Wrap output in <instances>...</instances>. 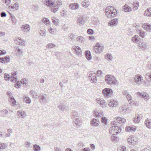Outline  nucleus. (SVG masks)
<instances>
[{
	"mask_svg": "<svg viewBox=\"0 0 151 151\" xmlns=\"http://www.w3.org/2000/svg\"><path fill=\"white\" fill-rule=\"evenodd\" d=\"M8 146L5 143L0 142V149H4Z\"/></svg>",
	"mask_w": 151,
	"mask_h": 151,
	"instance_id": "79ce46f5",
	"label": "nucleus"
},
{
	"mask_svg": "<svg viewBox=\"0 0 151 151\" xmlns=\"http://www.w3.org/2000/svg\"><path fill=\"white\" fill-rule=\"evenodd\" d=\"M23 101L27 104H29L31 102V100L27 94H25L23 96Z\"/></svg>",
	"mask_w": 151,
	"mask_h": 151,
	"instance_id": "b1692460",
	"label": "nucleus"
},
{
	"mask_svg": "<svg viewBox=\"0 0 151 151\" xmlns=\"http://www.w3.org/2000/svg\"><path fill=\"white\" fill-rule=\"evenodd\" d=\"M105 81L109 85H115L117 82L115 78L111 75H107L105 76Z\"/></svg>",
	"mask_w": 151,
	"mask_h": 151,
	"instance_id": "20e7f679",
	"label": "nucleus"
},
{
	"mask_svg": "<svg viewBox=\"0 0 151 151\" xmlns=\"http://www.w3.org/2000/svg\"><path fill=\"white\" fill-rule=\"evenodd\" d=\"M138 3V2H136L134 3L133 4V8L135 10H136L138 9V7L139 6Z\"/></svg>",
	"mask_w": 151,
	"mask_h": 151,
	"instance_id": "13d9d810",
	"label": "nucleus"
},
{
	"mask_svg": "<svg viewBox=\"0 0 151 151\" xmlns=\"http://www.w3.org/2000/svg\"><path fill=\"white\" fill-rule=\"evenodd\" d=\"M42 21L45 24L49 25L50 24V22L48 19L46 18H44L42 19Z\"/></svg>",
	"mask_w": 151,
	"mask_h": 151,
	"instance_id": "a18cd8bd",
	"label": "nucleus"
},
{
	"mask_svg": "<svg viewBox=\"0 0 151 151\" xmlns=\"http://www.w3.org/2000/svg\"><path fill=\"white\" fill-rule=\"evenodd\" d=\"M99 20L97 18H95L94 20H93L92 21V23L93 24H98L100 23Z\"/></svg>",
	"mask_w": 151,
	"mask_h": 151,
	"instance_id": "de8ad7c7",
	"label": "nucleus"
},
{
	"mask_svg": "<svg viewBox=\"0 0 151 151\" xmlns=\"http://www.w3.org/2000/svg\"><path fill=\"white\" fill-rule=\"evenodd\" d=\"M102 92L104 96L105 97L110 96L113 94V91L110 88H106L104 89Z\"/></svg>",
	"mask_w": 151,
	"mask_h": 151,
	"instance_id": "6e6552de",
	"label": "nucleus"
},
{
	"mask_svg": "<svg viewBox=\"0 0 151 151\" xmlns=\"http://www.w3.org/2000/svg\"><path fill=\"white\" fill-rule=\"evenodd\" d=\"M144 15L145 16L151 17V8L146 10L144 12Z\"/></svg>",
	"mask_w": 151,
	"mask_h": 151,
	"instance_id": "4c0bfd02",
	"label": "nucleus"
},
{
	"mask_svg": "<svg viewBox=\"0 0 151 151\" xmlns=\"http://www.w3.org/2000/svg\"><path fill=\"white\" fill-rule=\"evenodd\" d=\"M73 116L74 117H79L80 116V114L76 111H73L72 112Z\"/></svg>",
	"mask_w": 151,
	"mask_h": 151,
	"instance_id": "5fc2aeb1",
	"label": "nucleus"
},
{
	"mask_svg": "<svg viewBox=\"0 0 151 151\" xmlns=\"http://www.w3.org/2000/svg\"><path fill=\"white\" fill-rule=\"evenodd\" d=\"M19 4L17 2H16L13 6L9 5L8 6L9 9H15L16 10H17L19 8Z\"/></svg>",
	"mask_w": 151,
	"mask_h": 151,
	"instance_id": "f704fd0d",
	"label": "nucleus"
},
{
	"mask_svg": "<svg viewBox=\"0 0 151 151\" xmlns=\"http://www.w3.org/2000/svg\"><path fill=\"white\" fill-rule=\"evenodd\" d=\"M126 147L124 146H119L118 148L117 151H126Z\"/></svg>",
	"mask_w": 151,
	"mask_h": 151,
	"instance_id": "a19ab883",
	"label": "nucleus"
},
{
	"mask_svg": "<svg viewBox=\"0 0 151 151\" xmlns=\"http://www.w3.org/2000/svg\"><path fill=\"white\" fill-rule=\"evenodd\" d=\"M15 51L16 56L18 57L20 56L23 53L22 50L20 49L18 47L15 48Z\"/></svg>",
	"mask_w": 151,
	"mask_h": 151,
	"instance_id": "c85d7f7f",
	"label": "nucleus"
},
{
	"mask_svg": "<svg viewBox=\"0 0 151 151\" xmlns=\"http://www.w3.org/2000/svg\"><path fill=\"white\" fill-rule=\"evenodd\" d=\"M76 40L78 42H82L85 41V39L81 36H78L76 38Z\"/></svg>",
	"mask_w": 151,
	"mask_h": 151,
	"instance_id": "37998d69",
	"label": "nucleus"
},
{
	"mask_svg": "<svg viewBox=\"0 0 151 151\" xmlns=\"http://www.w3.org/2000/svg\"><path fill=\"white\" fill-rule=\"evenodd\" d=\"M142 117L143 116L141 114H136L135 117L134 118V122L136 123L139 122Z\"/></svg>",
	"mask_w": 151,
	"mask_h": 151,
	"instance_id": "393cba45",
	"label": "nucleus"
},
{
	"mask_svg": "<svg viewBox=\"0 0 151 151\" xmlns=\"http://www.w3.org/2000/svg\"><path fill=\"white\" fill-rule=\"evenodd\" d=\"M118 105V102L114 100H112L110 101L109 105L111 107H116Z\"/></svg>",
	"mask_w": 151,
	"mask_h": 151,
	"instance_id": "bb28decb",
	"label": "nucleus"
},
{
	"mask_svg": "<svg viewBox=\"0 0 151 151\" xmlns=\"http://www.w3.org/2000/svg\"><path fill=\"white\" fill-rule=\"evenodd\" d=\"M20 83L19 82H18L17 83H16L15 84V87L17 88H20Z\"/></svg>",
	"mask_w": 151,
	"mask_h": 151,
	"instance_id": "774afa93",
	"label": "nucleus"
},
{
	"mask_svg": "<svg viewBox=\"0 0 151 151\" xmlns=\"http://www.w3.org/2000/svg\"><path fill=\"white\" fill-rule=\"evenodd\" d=\"M33 150L35 151H40L41 148L38 145L35 144L33 145Z\"/></svg>",
	"mask_w": 151,
	"mask_h": 151,
	"instance_id": "49530a36",
	"label": "nucleus"
},
{
	"mask_svg": "<svg viewBox=\"0 0 151 151\" xmlns=\"http://www.w3.org/2000/svg\"><path fill=\"white\" fill-rule=\"evenodd\" d=\"M74 125L75 127L77 128H80L82 124V122L81 119L79 118H76L73 120Z\"/></svg>",
	"mask_w": 151,
	"mask_h": 151,
	"instance_id": "9d476101",
	"label": "nucleus"
},
{
	"mask_svg": "<svg viewBox=\"0 0 151 151\" xmlns=\"http://www.w3.org/2000/svg\"><path fill=\"white\" fill-rule=\"evenodd\" d=\"M75 37V35L73 34H70L68 35V39L69 40L71 39V40H73Z\"/></svg>",
	"mask_w": 151,
	"mask_h": 151,
	"instance_id": "052dcab7",
	"label": "nucleus"
},
{
	"mask_svg": "<svg viewBox=\"0 0 151 151\" xmlns=\"http://www.w3.org/2000/svg\"><path fill=\"white\" fill-rule=\"evenodd\" d=\"M99 124V120L98 119H93L91 122V124L93 127H96L98 126Z\"/></svg>",
	"mask_w": 151,
	"mask_h": 151,
	"instance_id": "6ab92c4d",
	"label": "nucleus"
},
{
	"mask_svg": "<svg viewBox=\"0 0 151 151\" xmlns=\"http://www.w3.org/2000/svg\"><path fill=\"white\" fill-rule=\"evenodd\" d=\"M6 94L8 95L9 99V101L12 102V104L13 106H14L16 105V100L14 99L13 96V94L10 91H8L6 93Z\"/></svg>",
	"mask_w": 151,
	"mask_h": 151,
	"instance_id": "1a4fd4ad",
	"label": "nucleus"
},
{
	"mask_svg": "<svg viewBox=\"0 0 151 151\" xmlns=\"http://www.w3.org/2000/svg\"><path fill=\"white\" fill-rule=\"evenodd\" d=\"M77 54L80 55L81 52V50L80 47L78 46H74L73 47Z\"/></svg>",
	"mask_w": 151,
	"mask_h": 151,
	"instance_id": "c756f323",
	"label": "nucleus"
},
{
	"mask_svg": "<svg viewBox=\"0 0 151 151\" xmlns=\"http://www.w3.org/2000/svg\"><path fill=\"white\" fill-rule=\"evenodd\" d=\"M48 29L49 32L52 34H55L56 32V29H52L50 27H49Z\"/></svg>",
	"mask_w": 151,
	"mask_h": 151,
	"instance_id": "c03bdc74",
	"label": "nucleus"
},
{
	"mask_svg": "<svg viewBox=\"0 0 151 151\" xmlns=\"http://www.w3.org/2000/svg\"><path fill=\"white\" fill-rule=\"evenodd\" d=\"M141 38L138 35H135L132 38V41L134 43L138 44L140 42Z\"/></svg>",
	"mask_w": 151,
	"mask_h": 151,
	"instance_id": "4be33fe9",
	"label": "nucleus"
},
{
	"mask_svg": "<svg viewBox=\"0 0 151 151\" xmlns=\"http://www.w3.org/2000/svg\"><path fill=\"white\" fill-rule=\"evenodd\" d=\"M142 27L145 29L147 31H151V25L146 23L142 24Z\"/></svg>",
	"mask_w": 151,
	"mask_h": 151,
	"instance_id": "7c9ffc66",
	"label": "nucleus"
},
{
	"mask_svg": "<svg viewBox=\"0 0 151 151\" xmlns=\"http://www.w3.org/2000/svg\"><path fill=\"white\" fill-rule=\"evenodd\" d=\"M104 49L103 46L99 43H97L93 48V50L97 53H100L102 52Z\"/></svg>",
	"mask_w": 151,
	"mask_h": 151,
	"instance_id": "423d86ee",
	"label": "nucleus"
},
{
	"mask_svg": "<svg viewBox=\"0 0 151 151\" xmlns=\"http://www.w3.org/2000/svg\"><path fill=\"white\" fill-rule=\"evenodd\" d=\"M14 42L17 45H20L21 46H24L25 43V41H24L19 37H16L14 39Z\"/></svg>",
	"mask_w": 151,
	"mask_h": 151,
	"instance_id": "4468645a",
	"label": "nucleus"
},
{
	"mask_svg": "<svg viewBox=\"0 0 151 151\" xmlns=\"http://www.w3.org/2000/svg\"><path fill=\"white\" fill-rule=\"evenodd\" d=\"M122 131L121 129L118 126H114L111 127L109 131L110 134L112 135H115L120 132Z\"/></svg>",
	"mask_w": 151,
	"mask_h": 151,
	"instance_id": "39448f33",
	"label": "nucleus"
},
{
	"mask_svg": "<svg viewBox=\"0 0 151 151\" xmlns=\"http://www.w3.org/2000/svg\"><path fill=\"white\" fill-rule=\"evenodd\" d=\"M87 32L89 34L93 35V34L94 31L92 29H89L87 30Z\"/></svg>",
	"mask_w": 151,
	"mask_h": 151,
	"instance_id": "e2e57ef3",
	"label": "nucleus"
},
{
	"mask_svg": "<svg viewBox=\"0 0 151 151\" xmlns=\"http://www.w3.org/2000/svg\"><path fill=\"white\" fill-rule=\"evenodd\" d=\"M70 8L73 10H76L79 7L78 5L76 3H72L70 4Z\"/></svg>",
	"mask_w": 151,
	"mask_h": 151,
	"instance_id": "473e14b6",
	"label": "nucleus"
},
{
	"mask_svg": "<svg viewBox=\"0 0 151 151\" xmlns=\"http://www.w3.org/2000/svg\"><path fill=\"white\" fill-rule=\"evenodd\" d=\"M21 30L24 32H27L30 30V27L28 24L23 25L21 26Z\"/></svg>",
	"mask_w": 151,
	"mask_h": 151,
	"instance_id": "aec40b11",
	"label": "nucleus"
},
{
	"mask_svg": "<svg viewBox=\"0 0 151 151\" xmlns=\"http://www.w3.org/2000/svg\"><path fill=\"white\" fill-rule=\"evenodd\" d=\"M27 82V81L25 78L22 79L21 81V83L22 84L26 85Z\"/></svg>",
	"mask_w": 151,
	"mask_h": 151,
	"instance_id": "680f3d73",
	"label": "nucleus"
},
{
	"mask_svg": "<svg viewBox=\"0 0 151 151\" xmlns=\"http://www.w3.org/2000/svg\"><path fill=\"white\" fill-rule=\"evenodd\" d=\"M145 78L147 81H151V72L146 73L145 75Z\"/></svg>",
	"mask_w": 151,
	"mask_h": 151,
	"instance_id": "58836bf2",
	"label": "nucleus"
},
{
	"mask_svg": "<svg viewBox=\"0 0 151 151\" xmlns=\"http://www.w3.org/2000/svg\"><path fill=\"white\" fill-rule=\"evenodd\" d=\"M96 101L97 103L100 104L102 108L105 107L107 106L106 102L102 98H97L96 99Z\"/></svg>",
	"mask_w": 151,
	"mask_h": 151,
	"instance_id": "f8f14e48",
	"label": "nucleus"
},
{
	"mask_svg": "<svg viewBox=\"0 0 151 151\" xmlns=\"http://www.w3.org/2000/svg\"><path fill=\"white\" fill-rule=\"evenodd\" d=\"M52 7L51 11L52 12L54 13H55L58 9V7H55V5L52 6V7Z\"/></svg>",
	"mask_w": 151,
	"mask_h": 151,
	"instance_id": "3c124183",
	"label": "nucleus"
},
{
	"mask_svg": "<svg viewBox=\"0 0 151 151\" xmlns=\"http://www.w3.org/2000/svg\"><path fill=\"white\" fill-rule=\"evenodd\" d=\"M17 72L16 71L14 72H12L11 73V76H9V75L5 73L4 75V78L6 81H8L10 80L11 81L13 82H15L17 80V78L16 75L17 74Z\"/></svg>",
	"mask_w": 151,
	"mask_h": 151,
	"instance_id": "7ed1b4c3",
	"label": "nucleus"
},
{
	"mask_svg": "<svg viewBox=\"0 0 151 151\" xmlns=\"http://www.w3.org/2000/svg\"><path fill=\"white\" fill-rule=\"evenodd\" d=\"M134 81L136 83L140 84L143 82V79L141 75H137L134 77Z\"/></svg>",
	"mask_w": 151,
	"mask_h": 151,
	"instance_id": "9b49d317",
	"label": "nucleus"
},
{
	"mask_svg": "<svg viewBox=\"0 0 151 151\" xmlns=\"http://www.w3.org/2000/svg\"><path fill=\"white\" fill-rule=\"evenodd\" d=\"M127 97L129 103H132L133 101L134 102L132 99V96L129 94L127 95Z\"/></svg>",
	"mask_w": 151,
	"mask_h": 151,
	"instance_id": "603ef678",
	"label": "nucleus"
},
{
	"mask_svg": "<svg viewBox=\"0 0 151 151\" xmlns=\"http://www.w3.org/2000/svg\"><path fill=\"white\" fill-rule=\"evenodd\" d=\"M146 126L149 129H151V119H146L145 122Z\"/></svg>",
	"mask_w": 151,
	"mask_h": 151,
	"instance_id": "cd10ccee",
	"label": "nucleus"
},
{
	"mask_svg": "<svg viewBox=\"0 0 151 151\" xmlns=\"http://www.w3.org/2000/svg\"><path fill=\"white\" fill-rule=\"evenodd\" d=\"M114 121L116 123L121 124L125 123L126 122V119L120 117H117L115 119Z\"/></svg>",
	"mask_w": 151,
	"mask_h": 151,
	"instance_id": "a211bd4d",
	"label": "nucleus"
},
{
	"mask_svg": "<svg viewBox=\"0 0 151 151\" xmlns=\"http://www.w3.org/2000/svg\"><path fill=\"white\" fill-rule=\"evenodd\" d=\"M122 93L124 96H127L129 94V92L127 91L124 90L122 92Z\"/></svg>",
	"mask_w": 151,
	"mask_h": 151,
	"instance_id": "69168bd1",
	"label": "nucleus"
},
{
	"mask_svg": "<svg viewBox=\"0 0 151 151\" xmlns=\"http://www.w3.org/2000/svg\"><path fill=\"white\" fill-rule=\"evenodd\" d=\"M122 9L123 11L126 12H130L132 10L131 8L127 4H125L123 6Z\"/></svg>",
	"mask_w": 151,
	"mask_h": 151,
	"instance_id": "a878e982",
	"label": "nucleus"
},
{
	"mask_svg": "<svg viewBox=\"0 0 151 151\" xmlns=\"http://www.w3.org/2000/svg\"><path fill=\"white\" fill-rule=\"evenodd\" d=\"M51 20L53 23L55 25L57 26L59 24V20L56 17H52L51 18Z\"/></svg>",
	"mask_w": 151,
	"mask_h": 151,
	"instance_id": "2f4dec72",
	"label": "nucleus"
},
{
	"mask_svg": "<svg viewBox=\"0 0 151 151\" xmlns=\"http://www.w3.org/2000/svg\"><path fill=\"white\" fill-rule=\"evenodd\" d=\"M11 0H2L3 2L6 4V6H9L11 2Z\"/></svg>",
	"mask_w": 151,
	"mask_h": 151,
	"instance_id": "bf43d9fd",
	"label": "nucleus"
},
{
	"mask_svg": "<svg viewBox=\"0 0 151 151\" xmlns=\"http://www.w3.org/2000/svg\"><path fill=\"white\" fill-rule=\"evenodd\" d=\"M36 96L40 98V101L41 103H44L46 101V100L43 96H39L38 95H36Z\"/></svg>",
	"mask_w": 151,
	"mask_h": 151,
	"instance_id": "ea45409f",
	"label": "nucleus"
},
{
	"mask_svg": "<svg viewBox=\"0 0 151 151\" xmlns=\"http://www.w3.org/2000/svg\"><path fill=\"white\" fill-rule=\"evenodd\" d=\"M88 77L89 80H90L91 83H95L96 82V78L95 73L90 74Z\"/></svg>",
	"mask_w": 151,
	"mask_h": 151,
	"instance_id": "dca6fc26",
	"label": "nucleus"
},
{
	"mask_svg": "<svg viewBox=\"0 0 151 151\" xmlns=\"http://www.w3.org/2000/svg\"><path fill=\"white\" fill-rule=\"evenodd\" d=\"M137 94L138 95H139L140 96L144 98L145 101L148 100L150 99L149 95L146 93H140L139 92L137 93Z\"/></svg>",
	"mask_w": 151,
	"mask_h": 151,
	"instance_id": "f3484780",
	"label": "nucleus"
},
{
	"mask_svg": "<svg viewBox=\"0 0 151 151\" xmlns=\"http://www.w3.org/2000/svg\"><path fill=\"white\" fill-rule=\"evenodd\" d=\"M118 22V19H114L111 20L108 22L109 25L113 27L116 25Z\"/></svg>",
	"mask_w": 151,
	"mask_h": 151,
	"instance_id": "5701e85b",
	"label": "nucleus"
},
{
	"mask_svg": "<svg viewBox=\"0 0 151 151\" xmlns=\"http://www.w3.org/2000/svg\"><path fill=\"white\" fill-rule=\"evenodd\" d=\"M56 2H53L52 1L46 0L42 1V2L44 4L47 6L49 7H52V6H55V7H59L62 5V3L61 0H57Z\"/></svg>",
	"mask_w": 151,
	"mask_h": 151,
	"instance_id": "f03ea898",
	"label": "nucleus"
},
{
	"mask_svg": "<svg viewBox=\"0 0 151 151\" xmlns=\"http://www.w3.org/2000/svg\"><path fill=\"white\" fill-rule=\"evenodd\" d=\"M94 114L97 117H99L101 114V112L100 113L99 111H95L94 112Z\"/></svg>",
	"mask_w": 151,
	"mask_h": 151,
	"instance_id": "6e6d98bb",
	"label": "nucleus"
},
{
	"mask_svg": "<svg viewBox=\"0 0 151 151\" xmlns=\"http://www.w3.org/2000/svg\"><path fill=\"white\" fill-rule=\"evenodd\" d=\"M101 122L104 124L105 125L107 124V119L106 118L104 117H102L101 118Z\"/></svg>",
	"mask_w": 151,
	"mask_h": 151,
	"instance_id": "864d4df0",
	"label": "nucleus"
},
{
	"mask_svg": "<svg viewBox=\"0 0 151 151\" xmlns=\"http://www.w3.org/2000/svg\"><path fill=\"white\" fill-rule=\"evenodd\" d=\"M149 45L147 43L143 42L140 43L138 45L139 47L143 50H146L148 48Z\"/></svg>",
	"mask_w": 151,
	"mask_h": 151,
	"instance_id": "ddd939ff",
	"label": "nucleus"
},
{
	"mask_svg": "<svg viewBox=\"0 0 151 151\" xmlns=\"http://www.w3.org/2000/svg\"><path fill=\"white\" fill-rule=\"evenodd\" d=\"M84 16L80 15L77 19V23L80 26L83 24L84 22Z\"/></svg>",
	"mask_w": 151,
	"mask_h": 151,
	"instance_id": "412c9836",
	"label": "nucleus"
},
{
	"mask_svg": "<svg viewBox=\"0 0 151 151\" xmlns=\"http://www.w3.org/2000/svg\"><path fill=\"white\" fill-rule=\"evenodd\" d=\"M85 53L86 57L88 60H90L91 59L92 57L90 51H87Z\"/></svg>",
	"mask_w": 151,
	"mask_h": 151,
	"instance_id": "e433bc0d",
	"label": "nucleus"
},
{
	"mask_svg": "<svg viewBox=\"0 0 151 151\" xmlns=\"http://www.w3.org/2000/svg\"><path fill=\"white\" fill-rule=\"evenodd\" d=\"M105 14L108 18L111 19L116 16L117 12L114 7L108 6L105 9Z\"/></svg>",
	"mask_w": 151,
	"mask_h": 151,
	"instance_id": "f257e3e1",
	"label": "nucleus"
},
{
	"mask_svg": "<svg viewBox=\"0 0 151 151\" xmlns=\"http://www.w3.org/2000/svg\"><path fill=\"white\" fill-rule=\"evenodd\" d=\"M39 7V6L38 5H35L33 6V8L35 11H37L38 10Z\"/></svg>",
	"mask_w": 151,
	"mask_h": 151,
	"instance_id": "338daca9",
	"label": "nucleus"
},
{
	"mask_svg": "<svg viewBox=\"0 0 151 151\" xmlns=\"http://www.w3.org/2000/svg\"><path fill=\"white\" fill-rule=\"evenodd\" d=\"M57 108L60 112L63 111L64 110H70L69 106H65L64 104L61 103L58 105Z\"/></svg>",
	"mask_w": 151,
	"mask_h": 151,
	"instance_id": "2eb2a0df",
	"label": "nucleus"
},
{
	"mask_svg": "<svg viewBox=\"0 0 151 151\" xmlns=\"http://www.w3.org/2000/svg\"><path fill=\"white\" fill-rule=\"evenodd\" d=\"M55 46V44L52 43H49L46 45V47L50 49L54 47Z\"/></svg>",
	"mask_w": 151,
	"mask_h": 151,
	"instance_id": "4d7b16f0",
	"label": "nucleus"
},
{
	"mask_svg": "<svg viewBox=\"0 0 151 151\" xmlns=\"http://www.w3.org/2000/svg\"><path fill=\"white\" fill-rule=\"evenodd\" d=\"M105 58L109 61H111L112 60L113 57L112 55L109 54H106L105 55Z\"/></svg>",
	"mask_w": 151,
	"mask_h": 151,
	"instance_id": "c9c22d12",
	"label": "nucleus"
},
{
	"mask_svg": "<svg viewBox=\"0 0 151 151\" xmlns=\"http://www.w3.org/2000/svg\"><path fill=\"white\" fill-rule=\"evenodd\" d=\"M139 34L140 37L142 38L145 37L146 35L145 33L144 32L142 31V30L139 31Z\"/></svg>",
	"mask_w": 151,
	"mask_h": 151,
	"instance_id": "09e8293b",
	"label": "nucleus"
},
{
	"mask_svg": "<svg viewBox=\"0 0 151 151\" xmlns=\"http://www.w3.org/2000/svg\"><path fill=\"white\" fill-rule=\"evenodd\" d=\"M90 3L89 1L85 0L83 1L81 3V5L83 7L87 8L89 5Z\"/></svg>",
	"mask_w": 151,
	"mask_h": 151,
	"instance_id": "72a5a7b5",
	"label": "nucleus"
},
{
	"mask_svg": "<svg viewBox=\"0 0 151 151\" xmlns=\"http://www.w3.org/2000/svg\"><path fill=\"white\" fill-rule=\"evenodd\" d=\"M17 113L18 114L20 117L22 116V118H23L25 116V113L24 111H19L17 112Z\"/></svg>",
	"mask_w": 151,
	"mask_h": 151,
	"instance_id": "8fccbe9b",
	"label": "nucleus"
},
{
	"mask_svg": "<svg viewBox=\"0 0 151 151\" xmlns=\"http://www.w3.org/2000/svg\"><path fill=\"white\" fill-rule=\"evenodd\" d=\"M39 33L42 36H45L46 35L45 32L43 30H41L40 31Z\"/></svg>",
	"mask_w": 151,
	"mask_h": 151,
	"instance_id": "0e129e2a",
	"label": "nucleus"
},
{
	"mask_svg": "<svg viewBox=\"0 0 151 151\" xmlns=\"http://www.w3.org/2000/svg\"><path fill=\"white\" fill-rule=\"evenodd\" d=\"M127 142L130 145H134L137 142L138 139L137 138L133 136H129L127 139Z\"/></svg>",
	"mask_w": 151,
	"mask_h": 151,
	"instance_id": "0eeeda50",
	"label": "nucleus"
}]
</instances>
